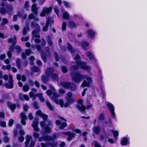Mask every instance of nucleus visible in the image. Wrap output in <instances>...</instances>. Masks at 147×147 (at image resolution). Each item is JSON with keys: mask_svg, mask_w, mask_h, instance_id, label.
Masks as SVG:
<instances>
[{"mask_svg": "<svg viewBox=\"0 0 147 147\" xmlns=\"http://www.w3.org/2000/svg\"><path fill=\"white\" fill-rule=\"evenodd\" d=\"M52 78L54 80H56L57 79V77L56 74H53L52 76Z\"/></svg>", "mask_w": 147, "mask_h": 147, "instance_id": "51", "label": "nucleus"}, {"mask_svg": "<svg viewBox=\"0 0 147 147\" xmlns=\"http://www.w3.org/2000/svg\"><path fill=\"white\" fill-rule=\"evenodd\" d=\"M60 84L62 87L65 88H69L71 90H75L76 88L75 84H73L68 82H61Z\"/></svg>", "mask_w": 147, "mask_h": 147, "instance_id": "6", "label": "nucleus"}, {"mask_svg": "<svg viewBox=\"0 0 147 147\" xmlns=\"http://www.w3.org/2000/svg\"><path fill=\"white\" fill-rule=\"evenodd\" d=\"M86 55L93 64H95L96 63V59L92 53L89 51H88Z\"/></svg>", "mask_w": 147, "mask_h": 147, "instance_id": "10", "label": "nucleus"}, {"mask_svg": "<svg viewBox=\"0 0 147 147\" xmlns=\"http://www.w3.org/2000/svg\"><path fill=\"white\" fill-rule=\"evenodd\" d=\"M29 95L30 97L32 98L33 100H35L36 99V97L37 96L36 94H34L32 92H30Z\"/></svg>", "mask_w": 147, "mask_h": 147, "instance_id": "31", "label": "nucleus"}, {"mask_svg": "<svg viewBox=\"0 0 147 147\" xmlns=\"http://www.w3.org/2000/svg\"><path fill=\"white\" fill-rule=\"evenodd\" d=\"M66 26V23L65 22H63L62 23V30L64 31L65 30Z\"/></svg>", "mask_w": 147, "mask_h": 147, "instance_id": "42", "label": "nucleus"}, {"mask_svg": "<svg viewBox=\"0 0 147 147\" xmlns=\"http://www.w3.org/2000/svg\"><path fill=\"white\" fill-rule=\"evenodd\" d=\"M49 88L50 90H48L46 92L47 94L56 104H59L61 107H67L70 104L74 101V98L72 97V93L69 92L67 94V96L66 98L67 102L63 104V101L62 100L60 99L58 100L57 99V98L59 96L55 93L54 88L51 86H49Z\"/></svg>", "mask_w": 147, "mask_h": 147, "instance_id": "1", "label": "nucleus"}, {"mask_svg": "<svg viewBox=\"0 0 147 147\" xmlns=\"http://www.w3.org/2000/svg\"><path fill=\"white\" fill-rule=\"evenodd\" d=\"M56 137V135L54 134L53 136V138L49 136H45L43 138L40 137L38 138V140L40 142H41L43 140H52L53 139H55Z\"/></svg>", "mask_w": 147, "mask_h": 147, "instance_id": "16", "label": "nucleus"}, {"mask_svg": "<svg viewBox=\"0 0 147 147\" xmlns=\"http://www.w3.org/2000/svg\"><path fill=\"white\" fill-rule=\"evenodd\" d=\"M28 39V37H26L24 38L22 37L21 38V40L22 41H25L27 40Z\"/></svg>", "mask_w": 147, "mask_h": 147, "instance_id": "64", "label": "nucleus"}, {"mask_svg": "<svg viewBox=\"0 0 147 147\" xmlns=\"http://www.w3.org/2000/svg\"><path fill=\"white\" fill-rule=\"evenodd\" d=\"M31 69L34 72H38L39 70V69L36 66H34L32 67Z\"/></svg>", "mask_w": 147, "mask_h": 147, "instance_id": "40", "label": "nucleus"}, {"mask_svg": "<svg viewBox=\"0 0 147 147\" xmlns=\"http://www.w3.org/2000/svg\"><path fill=\"white\" fill-rule=\"evenodd\" d=\"M20 116L21 118V122L23 125H25L26 124V122L25 120L27 119V117L25 115V114L22 113H21Z\"/></svg>", "mask_w": 147, "mask_h": 147, "instance_id": "19", "label": "nucleus"}, {"mask_svg": "<svg viewBox=\"0 0 147 147\" xmlns=\"http://www.w3.org/2000/svg\"><path fill=\"white\" fill-rule=\"evenodd\" d=\"M3 22L4 24H6L8 22V20L7 19L5 18H3Z\"/></svg>", "mask_w": 147, "mask_h": 147, "instance_id": "63", "label": "nucleus"}, {"mask_svg": "<svg viewBox=\"0 0 147 147\" xmlns=\"http://www.w3.org/2000/svg\"><path fill=\"white\" fill-rule=\"evenodd\" d=\"M52 7H50L49 8L44 7L43 8L42 12L40 14L41 16H44L45 14H48L52 11Z\"/></svg>", "mask_w": 147, "mask_h": 147, "instance_id": "12", "label": "nucleus"}, {"mask_svg": "<svg viewBox=\"0 0 147 147\" xmlns=\"http://www.w3.org/2000/svg\"><path fill=\"white\" fill-rule=\"evenodd\" d=\"M41 144L42 147H47L50 145V144L49 145H48V144H45L43 143H41Z\"/></svg>", "mask_w": 147, "mask_h": 147, "instance_id": "61", "label": "nucleus"}, {"mask_svg": "<svg viewBox=\"0 0 147 147\" xmlns=\"http://www.w3.org/2000/svg\"><path fill=\"white\" fill-rule=\"evenodd\" d=\"M99 127H95L93 128V131L96 134H98L99 131Z\"/></svg>", "mask_w": 147, "mask_h": 147, "instance_id": "33", "label": "nucleus"}, {"mask_svg": "<svg viewBox=\"0 0 147 147\" xmlns=\"http://www.w3.org/2000/svg\"><path fill=\"white\" fill-rule=\"evenodd\" d=\"M106 104L107 106L109 108L112 117H114L115 113L114 112V108L113 105L111 103L108 102H107Z\"/></svg>", "mask_w": 147, "mask_h": 147, "instance_id": "15", "label": "nucleus"}, {"mask_svg": "<svg viewBox=\"0 0 147 147\" xmlns=\"http://www.w3.org/2000/svg\"><path fill=\"white\" fill-rule=\"evenodd\" d=\"M129 137L127 136L123 137L121 142V144L123 146L129 144Z\"/></svg>", "mask_w": 147, "mask_h": 147, "instance_id": "14", "label": "nucleus"}, {"mask_svg": "<svg viewBox=\"0 0 147 147\" xmlns=\"http://www.w3.org/2000/svg\"><path fill=\"white\" fill-rule=\"evenodd\" d=\"M8 105L11 109L12 112H13L14 109L16 108L15 105L14 104H12L11 103L9 102L8 103Z\"/></svg>", "mask_w": 147, "mask_h": 147, "instance_id": "28", "label": "nucleus"}, {"mask_svg": "<svg viewBox=\"0 0 147 147\" xmlns=\"http://www.w3.org/2000/svg\"><path fill=\"white\" fill-rule=\"evenodd\" d=\"M83 102V100L81 99L78 100V105L77 106V107L78 109L82 112L85 109V107L82 105Z\"/></svg>", "mask_w": 147, "mask_h": 147, "instance_id": "13", "label": "nucleus"}, {"mask_svg": "<svg viewBox=\"0 0 147 147\" xmlns=\"http://www.w3.org/2000/svg\"><path fill=\"white\" fill-rule=\"evenodd\" d=\"M54 11L55 12L56 14L57 15L58 17L59 18V10L57 8V7H54Z\"/></svg>", "mask_w": 147, "mask_h": 147, "instance_id": "36", "label": "nucleus"}, {"mask_svg": "<svg viewBox=\"0 0 147 147\" xmlns=\"http://www.w3.org/2000/svg\"><path fill=\"white\" fill-rule=\"evenodd\" d=\"M65 134L68 136V137L67 138V140L68 141L71 140L72 138L74 137L75 136V134L70 132H66L65 133Z\"/></svg>", "mask_w": 147, "mask_h": 147, "instance_id": "21", "label": "nucleus"}, {"mask_svg": "<svg viewBox=\"0 0 147 147\" xmlns=\"http://www.w3.org/2000/svg\"><path fill=\"white\" fill-rule=\"evenodd\" d=\"M16 49H17L18 53H20L21 51V49L19 46H16Z\"/></svg>", "mask_w": 147, "mask_h": 147, "instance_id": "58", "label": "nucleus"}, {"mask_svg": "<svg viewBox=\"0 0 147 147\" xmlns=\"http://www.w3.org/2000/svg\"><path fill=\"white\" fill-rule=\"evenodd\" d=\"M78 68L77 66H72L71 67V71H74L77 70Z\"/></svg>", "mask_w": 147, "mask_h": 147, "instance_id": "54", "label": "nucleus"}, {"mask_svg": "<svg viewBox=\"0 0 147 147\" xmlns=\"http://www.w3.org/2000/svg\"><path fill=\"white\" fill-rule=\"evenodd\" d=\"M32 26L36 29V30H34L32 32V36L33 37L39 38L40 36L38 34L40 29V26L36 23L33 24Z\"/></svg>", "mask_w": 147, "mask_h": 147, "instance_id": "7", "label": "nucleus"}, {"mask_svg": "<svg viewBox=\"0 0 147 147\" xmlns=\"http://www.w3.org/2000/svg\"><path fill=\"white\" fill-rule=\"evenodd\" d=\"M85 78L87 80H84L81 86L84 87L85 86H89L92 83V79L91 78L88 76H84L82 75L78 74L76 73L74 76L72 77L73 81L76 83L80 82L81 80Z\"/></svg>", "mask_w": 147, "mask_h": 147, "instance_id": "2", "label": "nucleus"}, {"mask_svg": "<svg viewBox=\"0 0 147 147\" xmlns=\"http://www.w3.org/2000/svg\"><path fill=\"white\" fill-rule=\"evenodd\" d=\"M76 26V24L72 21H70L68 24V27L71 29H72Z\"/></svg>", "mask_w": 147, "mask_h": 147, "instance_id": "22", "label": "nucleus"}, {"mask_svg": "<svg viewBox=\"0 0 147 147\" xmlns=\"http://www.w3.org/2000/svg\"><path fill=\"white\" fill-rule=\"evenodd\" d=\"M38 121L37 120H34L32 125L34 131L37 132H38L39 131V129L38 127Z\"/></svg>", "mask_w": 147, "mask_h": 147, "instance_id": "18", "label": "nucleus"}, {"mask_svg": "<svg viewBox=\"0 0 147 147\" xmlns=\"http://www.w3.org/2000/svg\"><path fill=\"white\" fill-rule=\"evenodd\" d=\"M63 3L65 7L67 8H69L71 7V5L70 3L67 1H63Z\"/></svg>", "mask_w": 147, "mask_h": 147, "instance_id": "39", "label": "nucleus"}, {"mask_svg": "<svg viewBox=\"0 0 147 147\" xmlns=\"http://www.w3.org/2000/svg\"><path fill=\"white\" fill-rule=\"evenodd\" d=\"M53 71V70L52 68H50L48 69L46 72V73L47 75L51 74H52Z\"/></svg>", "mask_w": 147, "mask_h": 147, "instance_id": "37", "label": "nucleus"}, {"mask_svg": "<svg viewBox=\"0 0 147 147\" xmlns=\"http://www.w3.org/2000/svg\"><path fill=\"white\" fill-rule=\"evenodd\" d=\"M6 57V55L4 54H3L0 56V59H3Z\"/></svg>", "mask_w": 147, "mask_h": 147, "instance_id": "62", "label": "nucleus"}, {"mask_svg": "<svg viewBox=\"0 0 147 147\" xmlns=\"http://www.w3.org/2000/svg\"><path fill=\"white\" fill-rule=\"evenodd\" d=\"M87 36L91 39H94L96 34V32L92 29H89L86 31Z\"/></svg>", "mask_w": 147, "mask_h": 147, "instance_id": "9", "label": "nucleus"}, {"mask_svg": "<svg viewBox=\"0 0 147 147\" xmlns=\"http://www.w3.org/2000/svg\"><path fill=\"white\" fill-rule=\"evenodd\" d=\"M42 93H38L36 94V95L38 96L40 100L42 102H44L45 101V99L42 96Z\"/></svg>", "mask_w": 147, "mask_h": 147, "instance_id": "30", "label": "nucleus"}, {"mask_svg": "<svg viewBox=\"0 0 147 147\" xmlns=\"http://www.w3.org/2000/svg\"><path fill=\"white\" fill-rule=\"evenodd\" d=\"M31 52V51L28 49L26 50L25 51L27 55H29L30 54Z\"/></svg>", "mask_w": 147, "mask_h": 147, "instance_id": "53", "label": "nucleus"}, {"mask_svg": "<svg viewBox=\"0 0 147 147\" xmlns=\"http://www.w3.org/2000/svg\"><path fill=\"white\" fill-rule=\"evenodd\" d=\"M33 136L36 138H38L39 136V134L36 132H34L33 133Z\"/></svg>", "mask_w": 147, "mask_h": 147, "instance_id": "46", "label": "nucleus"}, {"mask_svg": "<svg viewBox=\"0 0 147 147\" xmlns=\"http://www.w3.org/2000/svg\"><path fill=\"white\" fill-rule=\"evenodd\" d=\"M29 86L27 85L24 86L23 87V90L24 92H27L29 89Z\"/></svg>", "mask_w": 147, "mask_h": 147, "instance_id": "38", "label": "nucleus"}, {"mask_svg": "<svg viewBox=\"0 0 147 147\" xmlns=\"http://www.w3.org/2000/svg\"><path fill=\"white\" fill-rule=\"evenodd\" d=\"M20 98L22 100L25 99L26 100H29V97L28 95L26 94H21L20 95Z\"/></svg>", "mask_w": 147, "mask_h": 147, "instance_id": "29", "label": "nucleus"}, {"mask_svg": "<svg viewBox=\"0 0 147 147\" xmlns=\"http://www.w3.org/2000/svg\"><path fill=\"white\" fill-rule=\"evenodd\" d=\"M2 7H0V13L2 14H6L9 13L12 9V7L11 6H8L6 4L2 3Z\"/></svg>", "mask_w": 147, "mask_h": 147, "instance_id": "5", "label": "nucleus"}, {"mask_svg": "<svg viewBox=\"0 0 147 147\" xmlns=\"http://www.w3.org/2000/svg\"><path fill=\"white\" fill-rule=\"evenodd\" d=\"M35 142L32 141L31 142L29 147H33L35 145Z\"/></svg>", "mask_w": 147, "mask_h": 147, "instance_id": "48", "label": "nucleus"}, {"mask_svg": "<svg viewBox=\"0 0 147 147\" xmlns=\"http://www.w3.org/2000/svg\"><path fill=\"white\" fill-rule=\"evenodd\" d=\"M111 132L113 134L115 140H116L119 136V132L117 130H112Z\"/></svg>", "mask_w": 147, "mask_h": 147, "instance_id": "24", "label": "nucleus"}, {"mask_svg": "<svg viewBox=\"0 0 147 147\" xmlns=\"http://www.w3.org/2000/svg\"><path fill=\"white\" fill-rule=\"evenodd\" d=\"M67 46L68 49L72 53L74 52V50H72V47L71 45L69 43H67Z\"/></svg>", "mask_w": 147, "mask_h": 147, "instance_id": "41", "label": "nucleus"}, {"mask_svg": "<svg viewBox=\"0 0 147 147\" xmlns=\"http://www.w3.org/2000/svg\"><path fill=\"white\" fill-rule=\"evenodd\" d=\"M0 126L3 127H5L6 126V123L5 121H1L0 122Z\"/></svg>", "mask_w": 147, "mask_h": 147, "instance_id": "45", "label": "nucleus"}, {"mask_svg": "<svg viewBox=\"0 0 147 147\" xmlns=\"http://www.w3.org/2000/svg\"><path fill=\"white\" fill-rule=\"evenodd\" d=\"M11 66L10 65H8L7 66L3 65L2 66V69L4 70L7 69L9 70L10 69Z\"/></svg>", "mask_w": 147, "mask_h": 147, "instance_id": "35", "label": "nucleus"}, {"mask_svg": "<svg viewBox=\"0 0 147 147\" xmlns=\"http://www.w3.org/2000/svg\"><path fill=\"white\" fill-rule=\"evenodd\" d=\"M32 11L36 15L37 13V10L36 8V5L35 4H33L32 6Z\"/></svg>", "mask_w": 147, "mask_h": 147, "instance_id": "27", "label": "nucleus"}, {"mask_svg": "<svg viewBox=\"0 0 147 147\" xmlns=\"http://www.w3.org/2000/svg\"><path fill=\"white\" fill-rule=\"evenodd\" d=\"M8 41L9 43H11L13 45L15 44L16 42V36H14L13 37V39L11 38L9 39Z\"/></svg>", "mask_w": 147, "mask_h": 147, "instance_id": "26", "label": "nucleus"}, {"mask_svg": "<svg viewBox=\"0 0 147 147\" xmlns=\"http://www.w3.org/2000/svg\"><path fill=\"white\" fill-rule=\"evenodd\" d=\"M20 15L19 14L17 16L16 15H14L13 17V20L14 21H16L17 20V17H20Z\"/></svg>", "mask_w": 147, "mask_h": 147, "instance_id": "55", "label": "nucleus"}, {"mask_svg": "<svg viewBox=\"0 0 147 147\" xmlns=\"http://www.w3.org/2000/svg\"><path fill=\"white\" fill-rule=\"evenodd\" d=\"M34 60V57L31 56L30 58V64L31 65H32L33 64V61Z\"/></svg>", "mask_w": 147, "mask_h": 147, "instance_id": "43", "label": "nucleus"}, {"mask_svg": "<svg viewBox=\"0 0 147 147\" xmlns=\"http://www.w3.org/2000/svg\"><path fill=\"white\" fill-rule=\"evenodd\" d=\"M63 120V119H62L61 121L57 120L56 121V123L57 125H59V127L61 129L64 128L67 126L66 122L62 121Z\"/></svg>", "mask_w": 147, "mask_h": 147, "instance_id": "17", "label": "nucleus"}, {"mask_svg": "<svg viewBox=\"0 0 147 147\" xmlns=\"http://www.w3.org/2000/svg\"><path fill=\"white\" fill-rule=\"evenodd\" d=\"M46 105L51 110L53 109V108L52 107L49 102H46Z\"/></svg>", "mask_w": 147, "mask_h": 147, "instance_id": "47", "label": "nucleus"}, {"mask_svg": "<svg viewBox=\"0 0 147 147\" xmlns=\"http://www.w3.org/2000/svg\"><path fill=\"white\" fill-rule=\"evenodd\" d=\"M14 122V121L13 119H10L9 120V123H8V125L9 126H11L13 124Z\"/></svg>", "mask_w": 147, "mask_h": 147, "instance_id": "49", "label": "nucleus"}, {"mask_svg": "<svg viewBox=\"0 0 147 147\" xmlns=\"http://www.w3.org/2000/svg\"><path fill=\"white\" fill-rule=\"evenodd\" d=\"M28 4L29 3L28 1H26L25 4V7L27 9V10H29V9H28V7H29Z\"/></svg>", "mask_w": 147, "mask_h": 147, "instance_id": "56", "label": "nucleus"}, {"mask_svg": "<svg viewBox=\"0 0 147 147\" xmlns=\"http://www.w3.org/2000/svg\"><path fill=\"white\" fill-rule=\"evenodd\" d=\"M9 79L8 83L5 84V86L7 88H12L13 87L12 76L10 74L9 75Z\"/></svg>", "mask_w": 147, "mask_h": 147, "instance_id": "11", "label": "nucleus"}, {"mask_svg": "<svg viewBox=\"0 0 147 147\" xmlns=\"http://www.w3.org/2000/svg\"><path fill=\"white\" fill-rule=\"evenodd\" d=\"M104 115L102 113L100 114L99 116L98 119L100 120H102L104 119Z\"/></svg>", "mask_w": 147, "mask_h": 147, "instance_id": "44", "label": "nucleus"}, {"mask_svg": "<svg viewBox=\"0 0 147 147\" xmlns=\"http://www.w3.org/2000/svg\"><path fill=\"white\" fill-rule=\"evenodd\" d=\"M32 138V137L31 136L27 135L26 136V140L25 142V146L27 147L28 145L30 140Z\"/></svg>", "mask_w": 147, "mask_h": 147, "instance_id": "23", "label": "nucleus"}, {"mask_svg": "<svg viewBox=\"0 0 147 147\" xmlns=\"http://www.w3.org/2000/svg\"><path fill=\"white\" fill-rule=\"evenodd\" d=\"M41 57H42V59H43V61L45 62H46V60L45 57L44 56V55L42 53H41Z\"/></svg>", "mask_w": 147, "mask_h": 147, "instance_id": "59", "label": "nucleus"}, {"mask_svg": "<svg viewBox=\"0 0 147 147\" xmlns=\"http://www.w3.org/2000/svg\"><path fill=\"white\" fill-rule=\"evenodd\" d=\"M54 24V21L51 17L49 18L47 21L45 25L42 28V30L44 31H47L48 30V27L49 25L51 26Z\"/></svg>", "mask_w": 147, "mask_h": 147, "instance_id": "8", "label": "nucleus"}, {"mask_svg": "<svg viewBox=\"0 0 147 147\" xmlns=\"http://www.w3.org/2000/svg\"><path fill=\"white\" fill-rule=\"evenodd\" d=\"M73 18L74 20L78 21H80L82 19V17H80L78 15L76 14L74 15L73 16Z\"/></svg>", "mask_w": 147, "mask_h": 147, "instance_id": "32", "label": "nucleus"}, {"mask_svg": "<svg viewBox=\"0 0 147 147\" xmlns=\"http://www.w3.org/2000/svg\"><path fill=\"white\" fill-rule=\"evenodd\" d=\"M24 138L22 136H20L19 138V141L20 142H22L24 140Z\"/></svg>", "mask_w": 147, "mask_h": 147, "instance_id": "60", "label": "nucleus"}, {"mask_svg": "<svg viewBox=\"0 0 147 147\" xmlns=\"http://www.w3.org/2000/svg\"><path fill=\"white\" fill-rule=\"evenodd\" d=\"M28 108V106L26 104H25L23 106V108L25 111H27Z\"/></svg>", "mask_w": 147, "mask_h": 147, "instance_id": "57", "label": "nucleus"}, {"mask_svg": "<svg viewBox=\"0 0 147 147\" xmlns=\"http://www.w3.org/2000/svg\"><path fill=\"white\" fill-rule=\"evenodd\" d=\"M61 12L62 13V17L63 18L65 19H69V14L67 11H63V10H62Z\"/></svg>", "mask_w": 147, "mask_h": 147, "instance_id": "20", "label": "nucleus"}, {"mask_svg": "<svg viewBox=\"0 0 147 147\" xmlns=\"http://www.w3.org/2000/svg\"><path fill=\"white\" fill-rule=\"evenodd\" d=\"M13 46H12L10 48V51H8L7 53V55L8 57L9 58H11V51H13Z\"/></svg>", "mask_w": 147, "mask_h": 147, "instance_id": "34", "label": "nucleus"}, {"mask_svg": "<svg viewBox=\"0 0 147 147\" xmlns=\"http://www.w3.org/2000/svg\"><path fill=\"white\" fill-rule=\"evenodd\" d=\"M62 70L63 72L64 73H66L67 71V69L64 66L62 67Z\"/></svg>", "mask_w": 147, "mask_h": 147, "instance_id": "52", "label": "nucleus"}, {"mask_svg": "<svg viewBox=\"0 0 147 147\" xmlns=\"http://www.w3.org/2000/svg\"><path fill=\"white\" fill-rule=\"evenodd\" d=\"M79 45L85 49L86 47L89 46V44L86 42L82 41L80 44H79Z\"/></svg>", "mask_w": 147, "mask_h": 147, "instance_id": "25", "label": "nucleus"}, {"mask_svg": "<svg viewBox=\"0 0 147 147\" xmlns=\"http://www.w3.org/2000/svg\"><path fill=\"white\" fill-rule=\"evenodd\" d=\"M36 115L39 116L43 118L44 121H41L40 122L41 127L44 129L45 131L47 133H49L51 131V126L52 123L50 121H47L46 120L47 118V116L45 114L42 113L40 110H38L36 112Z\"/></svg>", "mask_w": 147, "mask_h": 147, "instance_id": "3", "label": "nucleus"}, {"mask_svg": "<svg viewBox=\"0 0 147 147\" xmlns=\"http://www.w3.org/2000/svg\"><path fill=\"white\" fill-rule=\"evenodd\" d=\"M116 140H114L113 139H109L108 140V141L110 143L113 144L116 142Z\"/></svg>", "mask_w": 147, "mask_h": 147, "instance_id": "50", "label": "nucleus"}, {"mask_svg": "<svg viewBox=\"0 0 147 147\" xmlns=\"http://www.w3.org/2000/svg\"><path fill=\"white\" fill-rule=\"evenodd\" d=\"M75 59L76 60V62L77 64L80 66L81 68L88 71H89L91 70V67L90 66L86 65L84 62L80 61V57L78 55H76Z\"/></svg>", "mask_w": 147, "mask_h": 147, "instance_id": "4", "label": "nucleus"}]
</instances>
